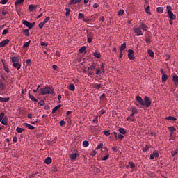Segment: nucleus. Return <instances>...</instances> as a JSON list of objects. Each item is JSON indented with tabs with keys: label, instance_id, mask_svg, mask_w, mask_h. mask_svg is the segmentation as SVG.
<instances>
[{
	"label": "nucleus",
	"instance_id": "obj_48",
	"mask_svg": "<svg viewBox=\"0 0 178 178\" xmlns=\"http://www.w3.org/2000/svg\"><path fill=\"white\" fill-rule=\"evenodd\" d=\"M153 155H154V157L155 158H158L159 156V154L158 153L157 151H154Z\"/></svg>",
	"mask_w": 178,
	"mask_h": 178
},
{
	"label": "nucleus",
	"instance_id": "obj_43",
	"mask_svg": "<svg viewBox=\"0 0 178 178\" xmlns=\"http://www.w3.org/2000/svg\"><path fill=\"white\" fill-rule=\"evenodd\" d=\"M66 13H65V16L69 17L71 10L70 8H65Z\"/></svg>",
	"mask_w": 178,
	"mask_h": 178
},
{
	"label": "nucleus",
	"instance_id": "obj_49",
	"mask_svg": "<svg viewBox=\"0 0 178 178\" xmlns=\"http://www.w3.org/2000/svg\"><path fill=\"white\" fill-rule=\"evenodd\" d=\"M86 49V47H81V49H79V53L83 54V52H85Z\"/></svg>",
	"mask_w": 178,
	"mask_h": 178
},
{
	"label": "nucleus",
	"instance_id": "obj_13",
	"mask_svg": "<svg viewBox=\"0 0 178 178\" xmlns=\"http://www.w3.org/2000/svg\"><path fill=\"white\" fill-rule=\"evenodd\" d=\"M6 88V84L2 82V79H0V90H5Z\"/></svg>",
	"mask_w": 178,
	"mask_h": 178
},
{
	"label": "nucleus",
	"instance_id": "obj_27",
	"mask_svg": "<svg viewBox=\"0 0 178 178\" xmlns=\"http://www.w3.org/2000/svg\"><path fill=\"white\" fill-rule=\"evenodd\" d=\"M45 163L47 165H50L52 163V159L50 157L46 158Z\"/></svg>",
	"mask_w": 178,
	"mask_h": 178
},
{
	"label": "nucleus",
	"instance_id": "obj_14",
	"mask_svg": "<svg viewBox=\"0 0 178 178\" xmlns=\"http://www.w3.org/2000/svg\"><path fill=\"white\" fill-rule=\"evenodd\" d=\"M13 66L14 67H15V69L17 70H20V69H21V67H22L21 64L19 63V62H17V63H13Z\"/></svg>",
	"mask_w": 178,
	"mask_h": 178
},
{
	"label": "nucleus",
	"instance_id": "obj_46",
	"mask_svg": "<svg viewBox=\"0 0 178 178\" xmlns=\"http://www.w3.org/2000/svg\"><path fill=\"white\" fill-rule=\"evenodd\" d=\"M5 118V113L3 112H2L0 114V122H2L3 119Z\"/></svg>",
	"mask_w": 178,
	"mask_h": 178
},
{
	"label": "nucleus",
	"instance_id": "obj_54",
	"mask_svg": "<svg viewBox=\"0 0 178 178\" xmlns=\"http://www.w3.org/2000/svg\"><path fill=\"white\" fill-rule=\"evenodd\" d=\"M104 134L108 137V136L111 135L110 131H104Z\"/></svg>",
	"mask_w": 178,
	"mask_h": 178
},
{
	"label": "nucleus",
	"instance_id": "obj_3",
	"mask_svg": "<svg viewBox=\"0 0 178 178\" xmlns=\"http://www.w3.org/2000/svg\"><path fill=\"white\" fill-rule=\"evenodd\" d=\"M134 33L138 37L143 36V33L140 25L139 26H136L134 28Z\"/></svg>",
	"mask_w": 178,
	"mask_h": 178
},
{
	"label": "nucleus",
	"instance_id": "obj_56",
	"mask_svg": "<svg viewBox=\"0 0 178 178\" xmlns=\"http://www.w3.org/2000/svg\"><path fill=\"white\" fill-rule=\"evenodd\" d=\"M124 11L123 10H120V11L118 12V15L122 16L124 15Z\"/></svg>",
	"mask_w": 178,
	"mask_h": 178
},
{
	"label": "nucleus",
	"instance_id": "obj_22",
	"mask_svg": "<svg viewBox=\"0 0 178 178\" xmlns=\"http://www.w3.org/2000/svg\"><path fill=\"white\" fill-rule=\"evenodd\" d=\"M140 28H141V30H143V31H147V25L143 23L141 24Z\"/></svg>",
	"mask_w": 178,
	"mask_h": 178
},
{
	"label": "nucleus",
	"instance_id": "obj_51",
	"mask_svg": "<svg viewBox=\"0 0 178 178\" xmlns=\"http://www.w3.org/2000/svg\"><path fill=\"white\" fill-rule=\"evenodd\" d=\"M83 145L84 147H88V145H89L88 141V140H84V141L83 142Z\"/></svg>",
	"mask_w": 178,
	"mask_h": 178
},
{
	"label": "nucleus",
	"instance_id": "obj_44",
	"mask_svg": "<svg viewBox=\"0 0 178 178\" xmlns=\"http://www.w3.org/2000/svg\"><path fill=\"white\" fill-rule=\"evenodd\" d=\"M69 89H70V90L74 91V90H75V86H74V84H70V85L69 86Z\"/></svg>",
	"mask_w": 178,
	"mask_h": 178
},
{
	"label": "nucleus",
	"instance_id": "obj_17",
	"mask_svg": "<svg viewBox=\"0 0 178 178\" xmlns=\"http://www.w3.org/2000/svg\"><path fill=\"white\" fill-rule=\"evenodd\" d=\"M173 81L175 86H177V85H178V75L173 76Z\"/></svg>",
	"mask_w": 178,
	"mask_h": 178
},
{
	"label": "nucleus",
	"instance_id": "obj_64",
	"mask_svg": "<svg viewBox=\"0 0 178 178\" xmlns=\"http://www.w3.org/2000/svg\"><path fill=\"white\" fill-rule=\"evenodd\" d=\"M39 104H40V106H44V104H45V102H44V100H41V101L39 102Z\"/></svg>",
	"mask_w": 178,
	"mask_h": 178
},
{
	"label": "nucleus",
	"instance_id": "obj_10",
	"mask_svg": "<svg viewBox=\"0 0 178 178\" xmlns=\"http://www.w3.org/2000/svg\"><path fill=\"white\" fill-rule=\"evenodd\" d=\"M136 100L137 102L139 103L141 106H144V100L142 99L141 97H140V96H136Z\"/></svg>",
	"mask_w": 178,
	"mask_h": 178
},
{
	"label": "nucleus",
	"instance_id": "obj_26",
	"mask_svg": "<svg viewBox=\"0 0 178 178\" xmlns=\"http://www.w3.org/2000/svg\"><path fill=\"white\" fill-rule=\"evenodd\" d=\"M93 55H94L95 58H101L100 52L95 51L93 53Z\"/></svg>",
	"mask_w": 178,
	"mask_h": 178
},
{
	"label": "nucleus",
	"instance_id": "obj_21",
	"mask_svg": "<svg viewBox=\"0 0 178 178\" xmlns=\"http://www.w3.org/2000/svg\"><path fill=\"white\" fill-rule=\"evenodd\" d=\"M38 6H35V5H29V10L30 11H33L35 9L38 8Z\"/></svg>",
	"mask_w": 178,
	"mask_h": 178
},
{
	"label": "nucleus",
	"instance_id": "obj_8",
	"mask_svg": "<svg viewBox=\"0 0 178 178\" xmlns=\"http://www.w3.org/2000/svg\"><path fill=\"white\" fill-rule=\"evenodd\" d=\"M128 54V57L129 60H133L135 59V57L134 56V51L132 49H129Z\"/></svg>",
	"mask_w": 178,
	"mask_h": 178
},
{
	"label": "nucleus",
	"instance_id": "obj_16",
	"mask_svg": "<svg viewBox=\"0 0 178 178\" xmlns=\"http://www.w3.org/2000/svg\"><path fill=\"white\" fill-rule=\"evenodd\" d=\"M131 113L130 114V117L131 118H133V116L135 115V113H137L138 111H137V108L136 107H133L132 108V110H131Z\"/></svg>",
	"mask_w": 178,
	"mask_h": 178
},
{
	"label": "nucleus",
	"instance_id": "obj_25",
	"mask_svg": "<svg viewBox=\"0 0 178 178\" xmlns=\"http://www.w3.org/2000/svg\"><path fill=\"white\" fill-rule=\"evenodd\" d=\"M3 69H4V71L6 72V73H9V68H8V66L5 64L4 63H3Z\"/></svg>",
	"mask_w": 178,
	"mask_h": 178
},
{
	"label": "nucleus",
	"instance_id": "obj_15",
	"mask_svg": "<svg viewBox=\"0 0 178 178\" xmlns=\"http://www.w3.org/2000/svg\"><path fill=\"white\" fill-rule=\"evenodd\" d=\"M82 0H71L69 5H74V4H77V3H80L81 2Z\"/></svg>",
	"mask_w": 178,
	"mask_h": 178
},
{
	"label": "nucleus",
	"instance_id": "obj_42",
	"mask_svg": "<svg viewBox=\"0 0 178 178\" xmlns=\"http://www.w3.org/2000/svg\"><path fill=\"white\" fill-rule=\"evenodd\" d=\"M31 64H32L31 60H30V58H28V60H26V65L27 66H31Z\"/></svg>",
	"mask_w": 178,
	"mask_h": 178
},
{
	"label": "nucleus",
	"instance_id": "obj_37",
	"mask_svg": "<svg viewBox=\"0 0 178 178\" xmlns=\"http://www.w3.org/2000/svg\"><path fill=\"white\" fill-rule=\"evenodd\" d=\"M23 131H24V129L22 128H19V127H17V128L16 129V132L21 134Z\"/></svg>",
	"mask_w": 178,
	"mask_h": 178
},
{
	"label": "nucleus",
	"instance_id": "obj_63",
	"mask_svg": "<svg viewBox=\"0 0 178 178\" xmlns=\"http://www.w3.org/2000/svg\"><path fill=\"white\" fill-rule=\"evenodd\" d=\"M101 88H102V84H97L95 86V88L97 90L100 89Z\"/></svg>",
	"mask_w": 178,
	"mask_h": 178
},
{
	"label": "nucleus",
	"instance_id": "obj_30",
	"mask_svg": "<svg viewBox=\"0 0 178 178\" xmlns=\"http://www.w3.org/2000/svg\"><path fill=\"white\" fill-rule=\"evenodd\" d=\"M145 11L146 12L147 14L148 15H152V13L150 12V6H148L145 8Z\"/></svg>",
	"mask_w": 178,
	"mask_h": 178
},
{
	"label": "nucleus",
	"instance_id": "obj_4",
	"mask_svg": "<svg viewBox=\"0 0 178 178\" xmlns=\"http://www.w3.org/2000/svg\"><path fill=\"white\" fill-rule=\"evenodd\" d=\"M22 24L25 25L26 27L29 28V30H31L35 24V22L31 23L26 19L22 20Z\"/></svg>",
	"mask_w": 178,
	"mask_h": 178
},
{
	"label": "nucleus",
	"instance_id": "obj_9",
	"mask_svg": "<svg viewBox=\"0 0 178 178\" xmlns=\"http://www.w3.org/2000/svg\"><path fill=\"white\" fill-rule=\"evenodd\" d=\"M93 37H94V34L92 33H90L87 35L88 43H90V44L92 43Z\"/></svg>",
	"mask_w": 178,
	"mask_h": 178
},
{
	"label": "nucleus",
	"instance_id": "obj_1",
	"mask_svg": "<svg viewBox=\"0 0 178 178\" xmlns=\"http://www.w3.org/2000/svg\"><path fill=\"white\" fill-rule=\"evenodd\" d=\"M40 95H54L55 92L54 91V88L51 86H46L43 88H40Z\"/></svg>",
	"mask_w": 178,
	"mask_h": 178
},
{
	"label": "nucleus",
	"instance_id": "obj_59",
	"mask_svg": "<svg viewBox=\"0 0 178 178\" xmlns=\"http://www.w3.org/2000/svg\"><path fill=\"white\" fill-rule=\"evenodd\" d=\"M9 32L8 29H4L2 32V35H5V34L8 33Z\"/></svg>",
	"mask_w": 178,
	"mask_h": 178
},
{
	"label": "nucleus",
	"instance_id": "obj_33",
	"mask_svg": "<svg viewBox=\"0 0 178 178\" xmlns=\"http://www.w3.org/2000/svg\"><path fill=\"white\" fill-rule=\"evenodd\" d=\"M96 69V64L95 63H92L88 68V70H93Z\"/></svg>",
	"mask_w": 178,
	"mask_h": 178
},
{
	"label": "nucleus",
	"instance_id": "obj_18",
	"mask_svg": "<svg viewBox=\"0 0 178 178\" xmlns=\"http://www.w3.org/2000/svg\"><path fill=\"white\" fill-rule=\"evenodd\" d=\"M11 61L13 64L16 63L17 62H19V57H16V56L11 57Z\"/></svg>",
	"mask_w": 178,
	"mask_h": 178
},
{
	"label": "nucleus",
	"instance_id": "obj_20",
	"mask_svg": "<svg viewBox=\"0 0 178 178\" xmlns=\"http://www.w3.org/2000/svg\"><path fill=\"white\" fill-rule=\"evenodd\" d=\"M8 118L4 117L3 120L1 121V124H3L4 126H7L8 125Z\"/></svg>",
	"mask_w": 178,
	"mask_h": 178
},
{
	"label": "nucleus",
	"instance_id": "obj_31",
	"mask_svg": "<svg viewBox=\"0 0 178 178\" xmlns=\"http://www.w3.org/2000/svg\"><path fill=\"white\" fill-rule=\"evenodd\" d=\"M79 19H83V22H86V19L84 18L83 14L81 13H79Z\"/></svg>",
	"mask_w": 178,
	"mask_h": 178
},
{
	"label": "nucleus",
	"instance_id": "obj_19",
	"mask_svg": "<svg viewBox=\"0 0 178 178\" xmlns=\"http://www.w3.org/2000/svg\"><path fill=\"white\" fill-rule=\"evenodd\" d=\"M24 126H26V128H28L31 130H33L35 129V127L33 125H31V124H28V123H24Z\"/></svg>",
	"mask_w": 178,
	"mask_h": 178
},
{
	"label": "nucleus",
	"instance_id": "obj_5",
	"mask_svg": "<svg viewBox=\"0 0 178 178\" xmlns=\"http://www.w3.org/2000/svg\"><path fill=\"white\" fill-rule=\"evenodd\" d=\"M152 105V101L150 100L149 97L147 96H145L143 98V106H145L146 107H149Z\"/></svg>",
	"mask_w": 178,
	"mask_h": 178
},
{
	"label": "nucleus",
	"instance_id": "obj_24",
	"mask_svg": "<svg viewBox=\"0 0 178 178\" xmlns=\"http://www.w3.org/2000/svg\"><path fill=\"white\" fill-rule=\"evenodd\" d=\"M164 10L163 7H158L156 8V11L158 12L159 14H162Z\"/></svg>",
	"mask_w": 178,
	"mask_h": 178
},
{
	"label": "nucleus",
	"instance_id": "obj_23",
	"mask_svg": "<svg viewBox=\"0 0 178 178\" xmlns=\"http://www.w3.org/2000/svg\"><path fill=\"white\" fill-rule=\"evenodd\" d=\"M61 106H62L61 104H58V106H56L52 109V113H56Z\"/></svg>",
	"mask_w": 178,
	"mask_h": 178
},
{
	"label": "nucleus",
	"instance_id": "obj_12",
	"mask_svg": "<svg viewBox=\"0 0 178 178\" xmlns=\"http://www.w3.org/2000/svg\"><path fill=\"white\" fill-rule=\"evenodd\" d=\"M10 101V97H0V103H8Z\"/></svg>",
	"mask_w": 178,
	"mask_h": 178
},
{
	"label": "nucleus",
	"instance_id": "obj_47",
	"mask_svg": "<svg viewBox=\"0 0 178 178\" xmlns=\"http://www.w3.org/2000/svg\"><path fill=\"white\" fill-rule=\"evenodd\" d=\"M100 70L102 73H105V67L104 66V63H102L101 64V68H100Z\"/></svg>",
	"mask_w": 178,
	"mask_h": 178
},
{
	"label": "nucleus",
	"instance_id": "obj_62",
	"mask_svg": "<svg viewBox=\"0 0 178 178\" xmlns=\"http://www.w3.org/2000/svg\"><path fill=\"white\" fill-rule=\"evenodd\" d=\"M8 3V0H1V3L2 5H5Z\"/></svg>",
	"mask_w": 178,
	"mask_h": 178
},
{
	"label": "nucleus",
	"instance_id": "obj_58",
	"mask_svg": "<svg viewBox=\"0 0 178 178\" xmlns=\"http://www.w3.org/2000/svg\"><path fill=\"white\" fill-rule=\"evenodd\" d=\"M108 157H109V154H107L106 156H105L104 157H103V158L102 159V161H107L108 159Z\"/></svg>",
	"mask_w": 178,
	"mask_h": 178
},
{
	"label": "nucleus",
	"instance_id": "obj_55",
	"mask_svg": "<svg viewBox=\"0 0 178 178\" xmlns=\"http://www.w3.org/2000/svg\"><path fill=\"white\" fill-rule=\"evenodd\" d=\"M129 165L131 168H135L136 165L133 163V162H129Z\"/></svg>",
	"mask_w": 178,
	"mask_h": 178
},
{
	"label": "nucleus",
	"instance_id": "obj_53",
	"mask_svg": "<svg viewBox=\"0 0 178 178\" xmlns=\"http://www.w3.org/2000/svg\"><path fill=\"white\" fill-rule=\"evenodd\" d=\"M178 154V151L177 150L172 151L171 152V154H172V156H175L176 154Z\"/></svg>",
	"mask_w": 178,
	"mask_h": 178
},
{
	"label": "nucleus",
	"instance_id": "obj_6",
	"mask_svg": "<svg viewBox=\"0 0 178 178\" xmlns=\"http://www.w3.org/2000/svg\"><path fill=\"white\" fill-rule=\"evenodd\" d=\"M113 134L114 135V137L116 140H122V138H124V135L118 134V132H116V131H113Z\"/></svg>",
	"mask_w": 178,
	"mask_h": 178
},
{
	"label": "nucleus",
	"instance_id": "obj_7",
	"mask_svg": "<svg viewBox=\"0 0 178 178\" xmlns=\"http://www.w3.org/2000/svg\"><path fill=\"white\" fill-rule=\"evenodd\" d=\"M79 156V153L71 154L70 155V159L72 162H74V161H76L77 156Z\"/></svg>",
	"mask_w": 178,
	"mask_h": 178
},
{
	"label": "nucleus",
	"instance_id": "obj_38",
	"mask_svg": "<svg viewBox=\"0 0 178 178\" xmlns=\"http://www.w3.org/2000/svg\"><path fill=\"white\" fill-rule=\"evenodd\" d=\"M148 54L151 58L154 56V52L152 50H148Z\"/></svg>",
	"mask_w": 178,
	"mask_h": 178
},
{
	"label": "nucleus",
	"instance_id": "obj_50",
	"mask_svg": "<svg viewBox=\"0 0 178 178\" xmlns=\"http://www.w3.org/2000/svg\"><path fill=\"white\" fill-rule=\"evenodd\" d=\"M102 74L101 69H96V75L100 76Z\"/></svg>",
	"mask_w": 178,
	"mask_h": 178
},
{
	"label": "nucleus",
	"instance_id": "obj_36",
	"mask_svg": "<svg viewBox=\"0 0 178 178\" xmlns=\"http://www.w3.org/2000/svg\"><path fill=\"white\" fill-rule=\"evenodd\" d=\"M165 119L167 120H170V121H176L177 120V118H175V117H171V116H169V117H167L165 118Z\"/></svg>",
	"mask_w": 178,
	"mask_h": 178
},
{
	"label": "nucleus",
	"instance_id": "obj_35",
	"mask_svg": "<svg viewBox=\"0 0 178 178\" xmlns=\"http://www.w3.org/2000/svg\"><path fill=\"white\" fill-rule=\"evenodd\" d=\"M145 42L147 44H150L151 43V38H150V35H147V38H145Z\"/></svg>",
	"mask_w": 178,
	"mask_h": 178
},
{
	"label": "nucleus",
	"instance_id": "obj_60",
	"mask_svg": "<svg viewBox=\"0 0 178 178\" xmlns=\"http://www.w3.org/2000/svg\"><path fill=\"white\" fill-rule=\"evenodd\" d=\"M148 150H149V147H147V146H145V147H143V152H146L148 151Z\"/></svg>",
	"mask_w": 178,
	"mask_h": 178
},
{
	"label": "nucleus",
	"instance_id": "obj_52",
	"mask_svg": "<svg viewBox=\"0 0 178 178\" xmlns=\"http://www.w3.org/2000/svg\"><path fill=\"white\" fill-rule=\"evenodd\" d=\"M49 20H50V17H47L44 19V21H43V24L45 25L46 23H47L48 21H49Z\"/></svg>",
	"mask_w": 178,
	"mask_h": 178
},
{
	"label": "nucleus",
	"instance_id": "obj_34",
	"mask_svg": "<svg viewBox=\"0 0 178 178\" xmlns=\"http://www.w3.org/2000/svg\"><path fill=\"white\" fill-rule=\"evenodd\" d=\"M29 98H30L31 100H33V101H34V102H38V100L35 97H34L33 95H30V92H29Z\"/></svg>",
	"mask_w": 178,
	"mask_h": 178
},
{
	"label": "nucleus",
	"instance_id": "obj_28",
	"mask_svg": "<svg viewBox=\"0 0 178 178\" xmlns=\"http://www.w3.org/2000/svg\"><path fill=\"white\" fill-rule=\"evenodd\" d=\"M23 33L26 37L29 36L30 33H29V30L28 29H24Z\"/></svg>",
	"mask_w": 178,
	"mask_h": 178
},
{
	"label": "nucleus",
	"instance_id": "obj_61",
	"mask_svg": "<svg viewBox=\"0 0 178 178\" xmlns=\"http://www.w3.org/2000/svg\"><path fill=\"white\" fill-rule=\"evenodd\" d=\"M44 22H40L38 26L40 29H42L44 27Z\"/></svg>",
	"mask_w": 178,
	"mask_h": 178
},
{
	"label": "nucleus",
	"instance_id": "obj_45",
	"mask_svg": "<svg viewBox=\"0 0 178 178\" xmlns=\"http://www.w3.org/2000/svg\"><path fill=\"white\" fill-rule=\"evenodd\" d=\"M31 41L26 42V43L23 45V48H27L29 47Z\"/></svg>",
	"mask_w": 178,
	"mask_h": 178
},
{
	"label": "nucleus",
	"instance_id": "obj_41",
	"mask_svg": "<svg viewBox=\"0 0 178 178\" xmlns=\"http://www.w3.org/2000/svg\"><path fill=\"white\" fill-rule=\"evenodd\" d=\"M24 2V0H16L15 1V6L22 4Z\"/></svg>",
	"mask_w": 178,
	"mask_h": 178
},
{
	"label": "nucleus",
	"instance_id": "obj_11",
	"mask_svg": "<svg viewBox=\"0 0 178 178\" xmlns=\"http://www.w3.org/2000/svg\"><path fill=\"white\" fill-rule=\"evenodd\" d=\"M9 42H10L9 39H6L1 41L0 43V48L6 47V45L8 44Z\"/></svg>",
	"mask_w": 178,
	"mask_h": 178
},
{
	"label": "nucleus",
	"instance_id": "obj_40",
	"mask_svg": "<svg viewBox=\"0 0 178 178\" xmlns=\"http://www.w3.org/2000/svg\"><path fill=\"white\" fill-rule=\"evenodd\" d=\"M168 80V76L165 74L162 75V81L165 82Z\"/></svg>",
	"mask_w": 178,
	"mask_h": 178
},
{
	"label": "nucleus",
	"instance_id": "obj_57",
	"mask_svg": "<svg viewBox=\"0 0 178 178\" xmlns=\"http://www.w3.org/2000/svg\"><path fill=\"white\" fill-rule=\"evenodd\" d=\"M127 121H132V122H134L135 121V119L134 118H132V117H128L127 118Z\"/></svg>",
	"mask_w": 178,
	"mask_h": 178
},
{
	"label": "nucleus",
	"instance_id": "obj_32",
	"mask_svg": "<svg viewBox=\"0 0 178 178\" xmlns=\"http://www.w3.org/2000/svg\"><path fill=\"white\" fill-rule=\"evenodd\" d=\"M169 131L171 133V134L175 131L176 129L173 126L168 127Z\"/></svg>",
	"mask_w": 178,
	"mask_h": 178
},
{
	"label": "nucleus",
	"instance_id": "obj_2",
	"mask_svg": "<svg viewBox=\"0 0 178 178\" xmlns=\"http://www.w3.org/2000/svg\"><path fill=\"white\" fill-rule=\"evenodd\" d=\"M170 19H176L177 16L172 12V6H168L166 8Z\"/></svg>",
	"mask_w": 178,
	"mask_h": 178
},
{
	"label": "nucleus",
	"instance_id": "obj_39",
	"mask_svg": "<svg viewBox=\"0 0 178 178\" xmlns=\"http://www.w3.org/2000/svg\"><path fill=\"white\" fill-rule=\"evenodd\" d=\"M126 48H127V43H124V44H122L120 46V51H123V50H124Z\"/></svg>",
	"mask_w": 178,
	"mask_h": 178
},
{
	"label": "nucleus",
	"instance_id": "obj_29",
	"mask_svg": "<svg viewBox=\"0 0 178 178\" xmlns=\"http://www.w3.org/2000/svg\"><path fill=\"white\" fill-rule=\"evenodd\" d=\"M119 131L123 136L127 134V131L124 129H123V128H120L119 129Z\"/></svg>",
	"mask_w": 178,
	"mask_h": 178
}]
</instances>
